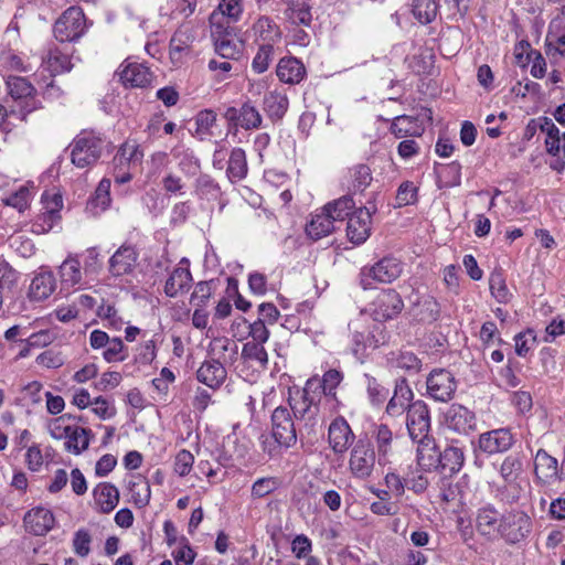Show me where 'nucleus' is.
I'll return each mask as SVG.
<instances>
[{
	"label": "nucleus",
	"instance_id": "1",
	"mask_svg": "<svg viewBox=\"0 0 565 565\" xmlns=\"http://www.w3.org/2000/svg\"><path fill=\"white\" fill-rule=\"evenodd\" d=\"M376 451L373 444L366 438L358 439L350 450L348 469L354 479L370 480L376 469Z\"/></svg>",
	"mask_w": 565,
	"mask_h": 565
},
{
	"label": "nucleus",
	"instance_id": "2",
	"mask_svg": "<svg viewBox=\"0 0 565 565\" xmlns=\"http://www.w3.org/2000/svg\"><path fill=\"white\" fill-rule=\"evenodd\" d=\"M86 30V19L79 7H70L54 23V36L61 42H74L78 40Z\"/></svg>",
	"mask_w": 565,
	"mask_h": 565
},
{
	"label": "nucleus",
	"instance_id": "3",
	"mask_svg": "<svg viewBox=\"0 0 565 565\" xmlns=\"http://www.w3.org/2000/svg\"><path fill=\"white\" fill-rule=\"evenodd\" d=\"M104 141L92 135L82 134L71 143V160L77 168H86L98 161L102 156Z\"/></svg>",
	"mask_w": 565,
	"mask_h": 565
},
{
	"label": "nucleus",
	"instance_id": "4",
	"mask_svg": "<svg viewBox=\"0 0 565 565\" xmlns=\"http://www.w3.org/2000/svg\"><path fill=\"white\" fill-rule=\"evenodd\" d=\"M271 436L275 441L286 448L292 447L297 441V433L290 411L278 406L271 414Z\"/></svg>",
	"mask_w": 565,
	"mask_h": 565
},
{
	"label": "nucleus",
	"instance_id": "5",
	"mask_svg": "<svg viewBox=\"0 0 565 565\" xmlns=\"http://www.w3.org/2000/svg\"><path fill=\"white\" fill-rule=\"evenodd\" d=\"M42 203L44 204V211L36 216L31 226V231L38 235L49 233L60 221L63 200L57 193L50 194L44 192L42 194Z\"/></svg>",
	"mask_w": 565,
	"mask_h": 565
},
{
	"label": "nucleus",
	"instance_id": "6",
	"mask_svg": "<svg viewBox=\"0 0 565 565\" xmlns=\"http://www.w3.org/2000/svg\"><path fill=\"white\" fill-rule=\"evenodd\" d=\"M427 393L435 401H450L457 390L454 374L445 369L433 370L426 380Z\"/></svg>",
	"mask_w": 565,
	"mask_h": 565
},
{
	"label": "nucleus",
	"instance_id": "7",
	"mask_svg": "<svg viewBox=\"0 0 565 565\" xmlns=\"http://www.w3.org/2000/svg\"><path fill=\"white\" fill-rule=\"evenodd\" d=\"M406 426L414 441L430 438V416L427 405L423 401L412 403L407 412Z\"/></svg>",
	"mask_w": 565,
	"mask_h": 565
},
{
	"label": "nucleus",
	"instance_id": "8",
	"mask_svg": "<svg viewBox=\"0 0 565 565\" xmlns=\"http://www.w3.org/2000/svg\"><path fill=\"white\" fill-rule=\"evenodd\" d=\"M317 376L309 379L300 393L299 399L288 398L289 406L297 419L307 415L315 416L318 412L319 393L315 388Z\"/></svg>",
	"mask_w": 565,
	"mask_h": 565
},
{
	"label": "nucleus",
	"instance_id": "9",
	"mask_svg": "<svg viewBox=\"0 0 565 565\" xmlns=\"http://www.w3.org/2000/svg\"><path fill=\"white\" fill-rule=\"evenodd\" d=\"M514 444V437L509 428L492 429L479 435L478 447L487 455L508 451Z\"/></svg>",
	"mask_w": 565,
	"mask_h": 565
},
{
	"label": "nucleus",
	"instance_id": "10",
	"mask_svg": "<svg viewBox=\"0 0 565 565\" xmlns=\"http://www.w3.org/2000/svg\"><path fill=\"white\" fill-rule=\"evenodd\" d=\"M445 422L449 429L462 435H468L477 428L475 413L461 404H452L448 408Z\"/></svg>",
	"mask_w": 565,
	"mask_h": 565
},
{
	"label": "nucleus",
	"instance_id": "11",
	"mask_svg": "<svg viewBox=\"0 0 565 565\" xmlns=\"http://www.w3.org/2000/svg\"><path fill=\"white\" fill-rule=\"evenodd\" d=\"M354 438L350 425L342 416L331 422L328 430V441L334 454H344L351 445L353 446Z\"/></svg>",
	"mask_w": 565,
	"mask_h": 565
},
{
	"label": "nucleus",
	"instance_id": "12",
	"mask_svg": "<svg viewBox=\"0 0 565 565\" xmlns=\"http://www.w3.org/2000/svg\"><path fill=\"white\" fill-rule=\"evenodd\" d=\"M373 305V315L376 321L393 319L404 307L399 294L393 289H386L380 292Z\"/></svg>",
	"mask_w": 565,
	"mask_h": 565
},
{
	"label": "nucleus",
	"instance_id": "13",
	"mask_svg": "<svg viewBox=\"0 0 565 565\" xmlns=\"http://www.w3.org/2000/svg\"><path fill=\"white\" fill-rule=\"evenodd\" d=\"M371 232V212L367 207L361 206L354 211L348 221L347 235L354 244L364 243Z\"/></svg>",
	"mask_w": 565,
	"mask_h": 565
},
{
	"label": "nucleus",
	"instance_id": "14",
	"mask_svg": "<svg viewBox=\"0 0 565 565\" xmlns=\"http://www.w3.org/2000/svg\"><path fill=\"white\" fill-rule=\"evenodd\" d=\"M224 117L235 126L245 130L258 129L262 125V115L250 103H244L239 109L228 107Z\"/></svg>",
	"mask_w": 565,
	"mask_h": 565
},
{
	"label": "nucleus",
	"instance_id": "15",
	"mask_svg": "<svg viewBox=\"0 0 565 565\" xmlns=\"http://www.w3.org/2000/svg\"><path fill=\"white\" fill-rule=\"evenodd\" d=\"M138 259V253L131 245H121L109 259V273L120 277L132 273Z\"/></svg>",
	"mask_w": 565,
	"mask_h": 565
},
{
	"label": "nucleus",
	"instance_id": "16",
	"mask_svg": "<svg viewBox=\"0 0 565 565\" xmlns=\"http://www.w3.org/2000/svg\"><path fill=\"white\" fill-rule=\"evenodd\" d=\"M417 466L424 471L439 469L440 450L433 437L417 440Z\"/></svg>",
	"mask_w": 565,
	"mask_h": 565
},
{
	"label": "nucleus",
	"instance_id": "17",
	"mask_svg": "<svg viewBox=\"0 0 565 565\" xmlns=\"http://www.w3.org/2000/svg\"><path fill=\"white\" fill-rule=\"evenodd\" d=\"M411 313L419 322L433 323L439 318V303L433 296L423 295L412 305Z\"/></svg>",
	"mask_w": 565,
	"mask_h": 565
},
{
	"label": "nucleus",
	"instance_id": "18",
	"mask_svg": "<svg viewBox=\"0 0 565 565\" xmlns=\"http://www.w3.org/2000/svg\"><path fill=\"white\" fill-rule=\"evenodd\" d=\"M226 375L227 372L225 367L217 360L203 362L196 371L198 381L213 390L220 387L224 383Z\"/></svg>",
	"mask_w": 565,
	"mask_h": 565
},
{
	"label": "nucleus",
	"instance_id": "19",
	"mask_svg": "<svg viewBox=\"0 0 565 565\" xmlns=\"http://www.w3.org/2000/svg\"><path fill=\"white\" fill-rule=\"evenodd\" d=\"M534 473L543 483H552L559 479L557 459L548 455L544 449H540L535 456Z\"/></svg>",
	"mask_w": 565,
	"mask_h": 565
},
{
	"label": "nucleus",
	"instance_id": "20",
	"mask_svg": "<svg viewBox=\"0 0 565 565\" xmlns=\"http://www.w3.org/2000/svg\"><path fill=\"white\" fill-rule=\"evenodd\" d=\"M402 263L394 257H384L369 269V276L379 282H391L399 277Z\"/></svg>",
	"mask_w": 565,
	"mask_h": 565
},
{
	"label": "nucleus",
	"instance_id": "21",
	"mask_svg": "<svg viewBox=\"0 0 565 565\" xmlns=\"http://www.w3.org/2000/svg\"><path fill=\"white\" fill-rule=\"evenodd\" d=\"M276 74L279 81L286 84H298L306 75V67L294 56L282 57L277 65Z\"/></svg>",
	"mask_w": 565,
	"mask_h": 565
},
{
	"label": "nucleus",
	"instance_id": "22",
	"mask_svg": "<svg viewBox=\"0 0 565 565\" xmlns=\"http://www.w3.org/2000/svg\"><path fill=\"white\" fill-rule=\"evenodd\" d=\"M56 288V280L51 271H42L35 275L29 288V298L33 301L47 299Z\"/></svg>",
	"mask_w": 565,
	"mask_h": 565
},
{
	"label": "nucleus",
	"instance_id": "23",
	"mask_svg": "<svg viewBox=\"0 0 565 565\" xmlns=\"http://www.w3.org/2000/svg\"><path fill=\"white\" fill-rule=\"evenodd\" d=\"M118 75L126 86L146 87L151 82L149 68L138 63H128L118 72Z\"/></svg>",
	"mask_w": 565,
	"mask_h": 565
},
{
	"label": "nucleus",
	"instance_id": "24",
	"mask_svg": "<svg viewBox=\"0 0 565 565\" xmlns=\"http://www.w3.org/2000/svg\"><path fill=\"white\" fill-rule=\"evenodd\" d=\"M412 398L413 392L406 380H398L395 385L394 394L387 404L386 412L395 416L403 413L405 409L408 411Z\"/></svg>",
	"mask_w": 565,
	"mask_h": 565
},
{
	"label": "nucleus",
	"instance_id": "25",
	"mask_svg": "<svg viewBox=\"0 0 565 565\" xmlns=\"http://www.w3.org/2000/svg\"><path fill=\"white\" fill-rule=\"evenodd\" d=\"M93 495L96 505L105 513L113 511L119 502V491L109 482L98 483L93 491Z\"/></svg>",
	"mask_w": 565,
	"mask_h": 565
},
{
	"label": "nucleus",
	"instance_id": "26",
	"mask_svg": "<svg viewBox=\"0 0 565 565\" xmlns=\"http://www.w3.org/2000/svg\"><path fill=\"white\" fill-rule=\"evenodd\" d=\"M192 282V275L189 268L185 267H177L164 285V294L174 298L179 294H183L189 290Z\"/></svg>",
	"mask_w": 565,
	"mask_h": 565
},
{
	"label": "nucleus",
	"instance_id": "27",
	"mask_svg": "<svg viewBox=\"0 0 565 565\" xmlns=\"http://www.w3.org/2000/svg\"><path fill=\"white\" fill-rule=\"evenodd\" d=\"M334 231V221L331 214L324 211V207L320 213L312 216L310 223L306 226L307 235L313 241H318L324 236H328Z\"/></svg>",
	"mask_w": 565,
	"mask_h": 565
},
{
	"label": "nucleus",
	"instance_id": "28",
	"mask_svg": "<svg viewBox=\"0 0 565 565\" xmlns=\"http://www.w3.org/2000/svg\"><path fill=\"white\" fill-rule=\"evenodd\" d=\"M288 98L285 94L273 90L264 96L263 109L271 120L281 119L288 109Z\"/></svg>",
	"mask_w": 565,
	"mask_h": 565
},
{
	"label": "nucleus",
	"instance_id": "29",
	"mask_svg": "<svg viewBox=\"0 0 565 565\" xmlns=\"http://www.w3.org/2000/svg\"><path fill=\"white\" fill-rule=\"evenodd\" d=\"M23 522L24 526L30 530H53L55 525L53 513L42 507L34 508L26 512Z\"/></svg>",
	"mask_w": 565,
	"mask_h": 565
},
{
	"label": "nucleus",
	"instance_id": "30",
	"mask_svg": "<svg viewBox=\"0 0 565 565\" xmlns=\"http://www.w3.org/2000/svg\"><path fill=\"white\" fill-rule=\"evenodd\" d=\"M311 0H288L287 15L295 24L308 26L312 21Z\"/></svg>",
	"mask_w": 565,
	"mask_h": 565
},
{
	"label": "nucleus",
	"instance_id": "31",
	"mask_svg": "<svg viewBox=\"0 0 565 565\" xmlns=\"http://www.w3.org/2000/svg\"><path fill=\"white\" fill-rule=\"evenodd\" d=\"M440 461L439 470L443 472H458L465 461L463 451L459 447L448 446L444 451H440Z\"/></svg>",
	"mask_w": 565,
	"mask_h": 565
},
{
	"label": "nucleus",
	"instance_id": "32",
	"mask_svg": "<svg viewBox=\"0 0 565 565\" xmlns=\"http://www.w3.org/2000/svg\"><path fill=\"white\" fill-rule=\"evenodd\" d=\"M372 437L376 443L379 465H382V460L386 459L392 449L393 433L387 425L379 424L374 425Z\"/></svg>",
	"mask_w": 565,
	"mask_h": 565
},
{
	"label": "nucleus",
	"instance_id": "33",
	"mask_svg": "<svg viewBox=\"0 0 565 565\" xmlns=\"http://www.w3.org/2000/svg\"><path fill=\"white\" fill-rule=\"evenodd\" d=\"M62 284L73 287L82 281L81 263L76 256H68L60 266Z\"/></svg>",
	"mask_w": 565,
	"mask_h": 565
},
{
	"label": "nucleus",
	"instance_id": "34",
	"mask_svg": "<svg viewBox=\"0 0 565 565\" xmlns=\"http://www.w3.org/2000/svg\"><path fill=\"white\" fill-rule=\"evenodd\" d=\"M247 170L245 151L242 148H234L231 151L227 164V175L230 180L238 181L244 179L247 174Z\"/></svg>",
	"mask_w": 565,
	"mask_h": 565
},
{
	"label": "nucleus",
	"instance_id": "35",
	"mask_svg": "<svg viewBox=\"0 0 565 565\" xmlns=\"http://www.w3.org/2000/svg\"><path fill=\"white\" fill-rule=\"evenodd\" d=\"M253 32L256 40H263L267 43L274 42L280 38L279 28L269 17H260L253 24Z\"/></svg>",
	"mask_w": 565,
	"mask_h": 565
},
{
	"label": "nucleus",
	"instance_id": "36",
	"mask_svg": "<svg viewBox=\"0 0 565 565\" xmlns=\"http://www.w3.org/2000/svg\"><path fill=\"white\" fill-rule=\"evenodd\" d=\"M342 381V372L335 369H331L323 374L321 380L317 377L315 388L317 391L321 390V394H323L324 396L335 399L337 387L341 384Z\"/></svg>",
	"mask_w": 565,
	"mask_h": 565
},
{
	"label": "nucleus",
	"instance_id": "37",
	"mask_svg": "<svg viewBox=\"0 0 565 565\" xmlns=\"http://www.w3.org/2000/svg\"><path fill=\"white\" fill-rule=\"evenodd\" d=\"M412 12L414 18L422 24L433 22L438 13L437 0H413Z\"/></svg>",
	"mask_w": 565,
	"mask_h": 565
},
{
	"label": "nucleus",
	"instance_id": "38",
	"mask_svg": "<svg viewBox=\"0 0 565 565\" xmlns=\"http://www.w3.org/2000/svg\"><path fill=\"white\" fill-rule=\"evenodd\" d=\"M129 494L138 508H143L149 503L151 491L149 482L138 476L129 482Z\"/></svg>",
	"mask_w": 565,
	"mask_h": 565
},
{
	"label": "nucleus",
	"instance_id": "39",
	"mask_svg": "<svg viewBox=\"0 0 565 565\" xmlns=\"http://www.w3.org/2000/svg\"><path fill=\"white\" fill-rule=\"evenodd\" d=\"M89 430L82 427H72L70 435L66 437L65 449L75 455H79L86 450L89 445Z\"/></svg>",
	"mask_w": 565,
	"mask_h": 565
},
{
	"label": "nucleus",
	"instance_id": "40",
	"mask_svg": "<svg viewBox=\"0 0 565 565\" xmlns=\"http://www.w3.org/2000/svg\"><path fill=\"white\" fill-rule=\"evenodd\" d=\"M7 88L14 99L32 97L35 93L33 85L24 77L10 76L7 81Z\"/></svg>",
	"mask_w": 565,
	"mask_h": 565
},
{
	"label": "nucleus",
	"instance_id": "41",
	"mask_svg": "<svg viewBox=\"0 0 565 565\" xmlns=\"http://www.w3.org/2000/svg\"><path fill=\"white\" fill-rule=\"evenodd\" d=\"M354 201L351 196L344 195L333 202H330L326 204L324 211H327L329 214H331L332 220L335 221H342L347 216L350 217L351 210L354 209Z\"/></svg>",
	"mask_w": 565,
	"mask_h": 565
},
{
	"label": "nucleus",
	"instance_id": "42",
	"mask_svg": "<svg viewBox=\"0 0 565 565\" xmlns=\"http://www.w3.org/2000/svg\"><path fill=\"white\" fill-rule=\"evenodd\" d=\"M476 524L478 529L481 527H498L503 526V515L493 507L487 505L479 509L476 516Z\"/></svg>",
	"mask_w": 565,
	"mask_h": 565
},
{
	"label": "nucleus",
	"instance_id": "43",
	"mask_svg": "<svg viewBox=\"0 0 565 565\" xmlns=\"http://www.w3.org/2000/svg\"><path fill=\"white\" fill-rule=\"evenodd\" d=\"M499 471L505 483L514 482L522 472V460L520 456L515 454L507 456Z\"/></svg>",
	"mask_w": 565,
	"mask_h": 565
},
{
	"label": "nucleus",
	"instance_id": "44",
	"mask_svg": "<svg viewBox=\"0 0 565 565\" xmlns=\"http://www.w3.org/2000/svg\"><path fill=\"white\" fill-rule=\"evenodd\" d=\"M194 38L188 28L178 29L170 40V54L174 57L190 50Z\"/></svg>",
	"mask_w": 565,
	"mask_h": 565
},
{
	"label": "nucleus",
	"instance_id": "45",
	"mask_svg": "<svg viewBox=\"0 0 565 565\" xmlns=\"http://www.w3.org/2000/svg\"><path fill=\"white\" fill-rule=\"evenodd\" d=\"M416 121L417 120L411 116H397L396 118H394L390 130L396 138L415 136L418 135Z\"/></svg>",
	"mask_w": 565,
	"mask_h": 565
},
{
	"label": "nucleus",
	"instance_id": "46",
	"mask_svg": "<svg viewBox=\"0 0 565 565\" xmlns=\"http://www.w3.org/2000/svg\"><path fill=\"white\" fill-rule=\"evenodd\" d=\"M489 287L491 295L501 303H507L511 294L507 287L505 279L501 271H492L489 277Z\"/></svg>",
	"mask_w": 565,
	"mask_h": 565
},
{
	"label": "nucleus",
	"instance_id": "47",
	"mask_svg": "<svg viewBox=\"0 0 565 565\" xmlns=\"http://www.w3.org/2000/svg\"><path fill=\"white\" fill-rule=\"evenodd\" d=\"M545 52L547 55L565 57V33L554 31L553 23L550 25L546 34Z\"/></svg>",
	"mask_w": 565,
	"mask_h": 565
},
{
	"label": "nucleus",
	"instance_id": "48",
	"mask_svg": "<svg viewBox=\"0 0 565 565\" xmlns=\"http://www.w3.org/2000/svg\"><path fill=\"white\" fill-rule=\"evenodd\" d=\"M274 60V45L265 43L259 46L252 62V68L255 73L262 74L266 72Z\"/></svg>",
	"mask_w": 565,
	"mask_h": 565
},
{
	"label": "nucleus",
	"instance_id": "49",
	"mask_svg": "<svg viewBox=\"0 0 565 565\" xmlns=\"http://www.w3.org/2000/svg\"><path fill=\"white\" fill-rule=\"evenodd\" d=\"M242 359L245 361H256L262 367H266L268 363V354L264 344L252 341L243 345Z\"/></svg>",
	"mask_w": 565,
	"mask_h": 565
},
{
	"label": "nucleus",
	"instance_id": "50",
	"mask_svg": "<svg viewBox=\"0 0 565 565\" xmlns=\"http://www.w3.org/2000/svg\"><path fill=\"white\" fill-rule=\"evenodd\" d=\"M216 122V114L212 109H203L198 113L195 117L196 135L203 138L204 136L212 135V128Z\"/></svg>",
	"mask_w": 565,
	"mask_h": 565
},
{
	"label": "nucleus",
	"instance_id": "51",
	"mask_svg": "<svg viewBox=\"0 0 565 565\" xmlns=\"http://www.w3.org/2000/svg\"><path fill=\"white\" fill-rule=\"evenodd\" d=\"M47 65L52 74L67 72L72 68L70 55L60 52L57 49L49 52Z\"/></svg>",
	"mask_w": 565,
	"mask_h": 565
},
{
	"label": "nucleus",
	"instance_id": "52",
	"mask_svg": "<svg viewBox=\"0 0 565 565\" xmlns=\"http://www.w3.org/2000/svg\"><path fill=\"white\" fill-rule=\"evenodd\" d=\"M426 472L427 471H424L420 468L409 471L405 477V484L407 488L413 490L415 493H423L429 484Z\"/></svg>",
	"mask_w": 565,
	"mask_h": 565
},
{
	"label": "nucleus",
	"instance_id": "53",
	"mask_svg": "<svg viewBox=\"0 0 565 565\" xmlns=\"http://www.w3.org/2000/svg\"><path fill=\"white\" fill-rule=\"evenodd\" d=\"M110 180L104 178L98 183L94 196L92 199V203L96 207H100L102 210H106L110 204Z\"/></svg>",
	"mask_w": 565,
	"mask_h": 565
},
{
	"label": "nucleus",
	"instance_id": "54",
	"mask_svg": "<svg viewBox=\"0 0 565 565\" xmlns=\"http://www.w3.org/2000/svg\"><path fill=\"white\" fill-rule=\"evenodd\" d=\"M367 347L375 350L388 342L390 335L382 323H375L365 334Z\"/></svg>",
	"mask_w": 565,
	"mask_h": 565
},
{
	"label": "nucleus",
	"instance_id": "55",
	"mask_svg": "<svg viewBox=\"0 0 565 565\" xmlns=\"http://www.w3.org/2000/svg\"><path fill=\"white\" fill-rule=\"evenodd\" d=\"M19 273L4 259H0V288L11 290L18 282Z\"/></svg>",
	"mask_w": 565,
	"mask_h": 565
},
{
	"label": "nucleus",
	"instance_id": "56",
	"mask_svg": "<svg viewBox=\"0 0 565 565\" xmlns=\"http://www.w3.org/2000/svg\"><path fill=\"white\" fill-rule=\"evenodd\" d=\"M278 487V481L274 477L260 478L252 486V497L263 498L274 492Z\"/></svg>",
	"mask_w": 565,
	"mask_h": 565
},
{
	"label": "nucleus",
	"instance_id": "57",
	"mask_svg": "<svg viewBox=\"0 0 565 565\" xmlns=\"http://www.w3.org/2000/svg\"><path fill=\"white\" fill-rule=\"evenodd\" d=\"M416 194L417 188L413 184V182H403L399 185L395 198L397 206L401 207L413 204L416 201Z\"/></svg>",
	"mask_w": 565,
	"mask_h": 565
},
{
	"label": "nucleus",
	"instance_id": "58",
	"mask_svg": "<svg viewBox=\"0 0 565 565\" xmlns=\"http://www.w3.org/2000/svg\"><path fill=\"white\" fill-rule=\"evenodd\" d=\"M396 367L405 370L411 373H417L420 371L422 362L412 352H401L395 360Z\"/></svg>",
	"mask_w": 565,
	"mask_h": 565
},
{
	"label": "nucleus",
	"instance_id": "59",
	"mask_svg": "<svg viewBox=\"0 0 565 565\" xmlns=\"http://www.w3.org/2000/svg\"><path fill=\"white\" fill-rule=\"evenodd\" d=\"M372 181L371 169L365 164H359L354 169V192H363Z\"/></svg>",
	"mask_w": 565,
	"mask_h": 565
},
{
	"label": "nucleus",
	"instance_id": "60",
	"mask_svg": "<svg viewBox=\"0 0 565 565\" xmlns=\"http://www.w3.org/2000/svg\"><path fill=\"white\" fill-rule=\"evenodd\" d=\"M97 316L103 320H107L115 329H120L124 324V320L118 316L117 309L110 303L103 302L98 306Z\"/></svg>",
	"mask_w": 565,
	"mask_h": 565
},
{
	"label": "nucleus",
	"instance_id": "61",
	"mask_svg": "<svg viewBox=\"0 0 565 565\" xmlns=\"http://www.w3.org/2000/svg\"><path fill=\"white\" fill-rule=\"evenodd\" d=\"M193 462H194L193 455L190 451L182 449L175 456L174 471L180 477H184V476L189 475V472L191 471Z\"/></svg>",
	"mask_w": 565,
	"mask_h": 565
},
{
	"label": "nucleus",
	"instance_id": "62",
	"mask_svg": "<svg viewBox=\"0 0 565 565\" xmlns=\"http://www.w3.org/2000/svg\"><path fill=\"white\" fill-rule=\"evenodd\" d=\"M385 484L391 495L395 499H399L403 497L405 492V478L402 479L398 475L390 472L385 476Z\"/></svg>",
	"mask_w": 565,
	"mask_h": 565
},
{
	"label": "nucleus",
	"instance_id": "63",
	"mask_svg": "<svg viewBox=\"0 0 565 565\" xmlns=\"http://www.w3.org/2000/svg\"><path fill=\"white\" fill-rule=\"evenodd\" d=\"M125 345L120 338L109 339L107 349L104 351V358L107 362L124 361L125 355H121Z\"/></svg>",
	"mask_w": 565,
	"mask_h": 565
},
{
	"label": "nucleus",
	"instance_id": "64",
	"mask_svg": "<svg viewBox=\"0 0 565 565\" xmlns=\"http://www.w3.org/2000/svg\"><path fill=\"white\" fill-rule=\"evenodd\" d=\"M370 347H367L365 333L363 332H354L352 335V347L351 351L353 355L363 361V359L367 355Z\"/></svg>",
	"mask_w": 565,
	"mask_h": 565
}]
</instances>
